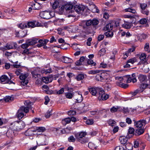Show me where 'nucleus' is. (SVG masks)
<instances>
[{
  "instance_id": "obj_34",
  "label": "nucleus",
  "mask_w": 150,
  "mask_h": 150,
  "mask_svg": "<svg viewBox=\"0 0 150 150\" xmlns=\"http://www.w3.org/2000/svg\"><path fill=\"white\" fill-rule=\"evenodd\" d=\"M13 130H9L6 133V135L8 137H12L14 135V132L13 131Z\"/></svg>"
},
{
  "instance_id": "obj_23",
  "label": "nucleus",
  "mask_w": 150,
  "mask_h": 150,
  "mask_svg": "<svg viewBox=\"0 0 150 150\" xmlns=\"http://www.w3.org/2000/svg\"><path fill=\"white\" fill-rule=\"evenodd\" d=\"M24 116L23 112L20 109L17 113V116L19 119H21Z\"/></svg>"
},
{
  "instance_id": "obj_41",
  "label": "nucleus",
  "mask_w": 150,
  "mask_h": 150,
  "mask_svg": "<svg viewBox=\"0 0 150 150\" xmlns=\"http://www.w3.org/2000/svg\"><path fill=\"white\" fill-rule=\"evenodd\" d=\"M125 11L126 12H130L133 13H135L137 12L135 10L130 8L125 9Z\"/></svg>"
},
{
  "instance_id": "obj_50",
  "label": "nucleus",
  "mask_w": 150,
  "mask_h": 150,
  "mask_svg": "<svg viewBox=\"0 0 150 150\" xmlns=\"http://www.w3.org/2000/svg\"><path fill=\"white\" fill-rule=\"evenodd\" d=\"M59 5V3L57 1H55L52 5V8L54 9H55L58 7Z\"/></svg>"
},
{
  "instance_id": "obj_13",
  "label": "nucleus",
  "mask_w": 150,
  "mask_h": 150,
  "mask_svg": "<svg viewBox=\"0 0 150 150\" xmlns=\"http://www.w3.org/2000/svg\"><path fill=\"white\" fill-rule=\"evenodd\" d=\"M105 91L104 90L100 88L99 91L97 94V96L99 100H102L103 95L104 94Z\"/></svg>"
},
{
  "instance_id": "obj_63",
  "label": "nucleus",
  "mask_w": 150,
  "mask_h": 150,
  "mask_svg": "<svg viewBox=\"0 0 150 150\" xmlns=\"http://www.w3.org/2000/svg\"><path fill=\"white\" fill-rule=\"evenodd\" d=\"M104 38V36L103 35H100L98 36V40L99 41H100L101 40H103Z\"/></svg>"
},
{
  "instance_id": "obj_59",
  "label": "nucleus",
  "mask_w": 150,
  "mask_h": 150,
  "mask_svg": "<svg viewBox=\"0 0 150 150\" xmlns=\"http://www.w3.org/2000/svg\"><path fill=\"white\" fill-rule=\"evenodd\" d=\"M86 25L87 26H89L92 25L91 20L90 19L85 21Z\"/></svg>"
},
{
  "instance_id": "obj_60",
  "label": "nucleus",
  "mask_w": 150,
  "mask_h": 150,
  "mask_svg": "<svg viewBox=\"0 0 150 150\" xmlns=\"http://www.w3.org/2000/svg\"><path fill=\"white\" fill-rule=\"evenodd\" d=\"M108 98H109V96L108 95L105 94V92L104 94L103 95V96L102 97V100H107V99H108Z\"/></svg>"
},
{
  "instance_id": "obj_26",
  "label": "nucleus",
  "mask_w": 150,
  "mask_h": 150,
  "mask_svg": "<svg viewBox=\"0 0 150 150\" xmlns=\"http://www.w3.org/2000/svg\"><path fill=\"white\" fill-rule=\"evenodd\" d=\"M144 132V129L142 128H139L136 129V135H140L143 133Z\"/></svg>"
},
{
  "instance_id": "obj_37",
  "label": "nucleus",
  "mask_w": 150,
  "mask_h": 150,
  "mask_svg": "<svg viewBox=\"0 0 150 150\" xmlns=\"http://www.w3.org/2000/svg\"><path fill=\"white\" fill-rule=\"evenodd\" d=\"M86 63L88 65H91L92 66H95L96 64L93 62V61L91 59H88L87 60Z\"/></svg>"
},
{
  "instance_id": "obj_56",
  "label": "nucleus",
  "mask_w": 150,
  "mask_h": 150,
  "mask_svg": "<svg viewBox=\"0 0 150 150\" xmlns=\"http://www.w3.org/2000/svg\"><path fill=\"white\" fill-rule=\"evenodd\" d=\"M75 140V139L72 135L70 136L68 138V140L70 142H74Z\"/></svg>"
},
{
  "instance_id": "obj_19",
  "label": "nucleus",
  "mask_w": 150,
  "mask_h": 150,
  "mask_svg": "<svg viewBox=\"0 0 150 150\" xmlns=\"http://www.w3.org/2000/svg\"><path fill=\"white\" fill-rule=\"evenodd\" d=\"M61 60L63 62L66 63H70L72 61V59L70 58L65 56L62 57Z\"/></svg>"
},
{
  "instance_id": "obj_53",
  "label": "nucleus",
  "mask_w": 150,
  "mask_h": 150,
  "mask_svg": "<svg viewBox=\"0 0 150 150\" xmlns=\"http://www.w3.org/2000/svg\"><path fill=\"white\" fill-rule=\"evenodd\" d=\"M86 123L88 125H92L93 124L94 122L92 119H88L86 121Z\"/></svg>"
},
{
  "instance_id": "obj_18",
  "label": "nucleus",
  "mask_w": 150,
  "mask_h": 150,
  "mask_svg": "<svg viewBox=\"0 0 150 150\" xmlns=\"http://www.w3.org/2000/svg\"><path fill=\"white\" fill-rule=\"evenodd\" d=\"M37 144L39 145H46V144L45 142V137L41 138L38 140L37 142Z\"/></svg>"
},
{
  "instance_id": "obj_20",
  "label": "nucleus",
  "mask_w": 150,
  "mask_h": 150,
  "mask_svg": "<svg viewBox=\"0 0 150 150\" xmlns=\"http://www.w3.org/2000/svg\"><path fill=\"white\" fill-rule=\"evenodd\" d=\"M86 135V133L85 132H82L79 133H77L75 134V136L78 139H79L85 136Z\"/></svg>"
},
{
  "instance_id": "obj_38",
  "label": "nucleus",
  "mask_w": 150,
  "mask_h": 150,
  "mask_svg": "<svg viewBox=\"0 0 150 150\" xmlns=\"http://www.w3.org/2000/svg\"><path fill=\"white\" fill-rule=\"evenodd\" d=\"M74 28V27L72 26H66L64 27V29L67 30L69 32H72L73 31L72 29Z\"/></svg>"
},
{
  "instance_id": "obj_15",
  "label": "nucleus",
  "mask_w": 150,
  "mask_h": 150,
  "mask_svg": "<svg viewBox=\"0 0 150 150\" xmlns=\"http://www.w3.org/2000/svg\"><path fill=\"white\" fill-rule=\"evenodd\" d=\"M38 39L36 38H33L31 40H29L26 42L28 46L33 45L37 43Z\"/></svg>"
},
{
  "instance_id": "obj_64",
  "label": "nucleus",
  "mask_w": 150,
  "mask_h": 150,
  "mask_svg": "<svg viewBox=\"0 0 150 150\" xmlns=\"http://www.w3.org/2000/svg\"><path fill=\"white\" fill-rule=\"evenodd\" d=\"M125 148L122 146H116L115 150H125Z\"/></svg>"
},
{
  "instance_id": "obj_48",
  "label": "nucleus",
  "mask_w": 150,
  "mask_h": 150,
  "mask_svg": "<svg viewBox=\"0 0 150 150\" xmlns=\"http://www.w3.org/2000/svg\"><path fill=\"white\" fill-rule=\"evenodd\" d=\"M18 26L19 28L22 29H23L27 27V24L25 23H21Z\"/></svg>"
},
{
  "instance_id": "obj_40",
  "label": "nucleus",
  "mask_w": 150,
  "mask_h": 150,
  "mask_svg": "<svg viewBox=\"0 0 150 150\" xmlns=\"http://www.w3.org/2000/svg\"><path fill=\"white\" fill-rule=\"evenodd\" d=\"M84 78V75L82 74H78L76 77V79L77 81H80L83 79Z\"/></svg>"
},
{
  "instance_id": "obj_22",
  "label": "nucleus",
  "mask_w": 150,
  "mask_h": 150,
  "mask_svg": "<svg viewBox=\"0 0 150 150\" xmlns=\"http://www.w3.org/2000/svg\"><path fill=\"white\" fill-rule=\"evenodd\" d=\"M119 140L121 143L123 144H126L127 141V138L123 136L120 137L119 138Z\"/></svg>"
},
{
  "instance_id": "obj_7",
  "label": "nucleus",
  "mask_w": 150,
  "mask_h": 150,
  "mask_svg": "<svg viewBox=\"0 0 150 150\" xmlns=\"http://www.w3.org/2000/svg\"><path fill=\"white\" fill-rule=\"evenodd\" d=\"M85 8V7L82 5H76L74 6V9L75 11L78 13H80L81 11L83 12Z\"/></svg>"
},
{
  "instance_id": "obj_43",
  "label": "nucleus",
  "mask_w": 150,
  "mask_h": 150,
  "mask_svg": "<svg viewBox=\"0 0 150 150\" xmlns=\"http://www.w3.org/2000/svg\"><path fill=\"white\" fill-rule=\"evenodd\" d=\"M101 71L100 70H91L88 71V73L90 74H94L100 73Z\"/></svg>"
},
{
  "instance_id": "obj_28",
  "label": "nucleus",
  "mask_w": 150,
  "mask_h": 150,
  "mask_svg": "<svg viewBox=\"0 0 150 150\" xmlns=\"http://www.w3.org/2000/svg\"><path fill=\"white\" fill-rule=\"evenodd\" d=\"M113 28V25L111 23L107 24L104 28L105 30H111Z\"/></svg>"
},
{
  "instance_id": "obj_4",
  "label": "nucleus",
  "mask_w": 150,
  "mask_h": 150,
  "mask_svg": "<svg viewBox=\"0 0 150 150\" xmlns=\"http://www.w3.org/2000/svg\"><path fill=\"white\" fill-rule=\"evenodd\" d=\"M29 75L28 74H22L19 76L20 79L22 80L21 82V85L25 86L28 83V81L26 79Z\"/></svg>"
},
{
  "instance_id": "obj_61",
  "label": "nucleus",
  "mask_w": 150,
  "mask_h": 150,
  "mask_svg": "<svg viewBox=\"0 0 150 150\" xmlns=\"http://www.w3.org/2000/svg\"><path fill=\"white\" fill-rule=\"evenodd\" d=\"M30 53V52H29V50L27 49H25L22 53V54H28Z\"/></svg>"
},
{
  "instance_id": "obj_57",
  "label": "nucleus",
  "mask_w": 150,
  "mask_h": 150,
  "mask_svg": "<svg viewBox=\"0 0 150 150\" xmlns=\"http://www.w3.org/2000/svg\"><path fill=\"white\" fill-rule=\"evenodd\" d=\"M62 121L63 123L65 122V124H67L70 122H71V120L69 118H67L62 120Z\"/></svg>"
},
{
  "instance_id": "obj_35",
  "label": "nucleus",
  "mask_w": 150,
  "mask_h": 150,
  "mask_svg": "<svg viewBox=\"0 0 150 150\" xmlns=\"http://www.w3.org/2000/svg\"><path fill=\"white\" fill-rule=\"evenodd\" d=\"M64 7L65 8V10H69L73 8V6L71 4H67L64 5Z\"/></svg>"
},
{
  "instance_id": "obj_42",
  "label": "nucleus",
  "mask_w": 150,
  "mask_h": 150,
  "mask_svg": "<svg viewBox=\"0 0 150 150\" xmlns=\"http://www.w3.org/2000/svg\"><path fill=\"white\" fill-rule=\"evenodd\" d=\"M92 25L94 26L98 25L99 23V21L97 19L93 18L91 20Z\"/></svg>"
},
{
  "instance_id": "obj_21",
  "label": "nucleus",
  "mask_w": 150,
  "mask_h": 150,
  "mask_svg": "<svg viewBox=\"0 0 150 150\" xmlns=\"http://www.w3.org/2000/svg\"><path fill=\"white\" fill-rule=\"evenodd\" d=\"M85 60V58L83 56L81 57L79 60L77 61L75 63V64L77 66H80L82 65L83 62Z\"/></svg>"
},
{
  "instance_id": "obj_6",
  "label": "nucleus",
  "mask_w": 150,
  "mask_h": 150,
  "mask_svg": "<svg viewBox=\"0 0 150 150\" xmlns=\"http://www.w3.org/2000/svg\"><path fill=\"white\" fill-rule=\"evenodd\" d=\"M99 89L98 87H91L88 88V89L92 95L96 96Z\"/></svg>"
},
{
  "instance_id": "obj_32",
  "label": "nucleus",
  "mask_w": 150,
  "mask_h": 150,
  "mask_svg": "<svg viewBox=\"0 0 150 150\" xmlns=\"http://www.w3.org/2000/svg\"><path fill=\"white\" fill-rule=\"evenodd\" d=\"M125 150H131L132 147V145L129 143H127L125 145Z\"/></svg>"
},
{
  "instance_id": "obj_14",
  "label": "nucleus",
  "mask_w": 150,
  "mask_h": 150,
  "mask_svg": "<svg viewBox=\"0 0 150 150\" xmlns=\"http://www.w3.org/2000/svg\"><path fill=\"white\" fill-rule=\"evenodd\" d=\"M138 79L140 82H143L147 81V77L146 75L140 74L138 76Z\"/></svg>"
},
{
  "instance_id": "obj_39",
  "label": "nucleus",
  "mask_w": 150,
  "mask_h": 150,
  "mask_svg": "<svg viewBox=\"0 0 150 150\" xmlns=\"http://www.w3.org/2000/svg\"><path fill=\"white\" fill-rule=\"evenodd\" d=\"M120 107L118 106L116 107L113 106L110 109V111L112 113H114L117 111V110L120 108Z\"/></svg>"
},
{
  "instance_id": "obj_62",
  "label": "nucleus",
  "mask_w": 150,
  "mask_h": 150,
  "mask_svg": "<svg viewBox=\"0 0 150 150\" xmlns=\"http://www.w3.org/2000/svg\"><path fill=\"white\" fill-rule=\"evenodd\" d=\"M45 101L44 102V104L45 105H47L48 104V103L49 102L50 100V99L47 96H46L45 97Z\"/></svg>"
},
{
  "instance_id": "obj_52",
  "label": "nucleus",
  "mask_w": 150,
  "mask_h": 150,
  "mask_svg": "<svg viewBox=\"0 0 150 150\" xmlns=\"http://www.w3.org/2000/svg\"><path fill=\"white\" fill-rule=\"evenodd\" d=\"M65 96L66 97L69 99H71L73 96V94L71 93L68 92L65 93Z\"/></svg>"
},
{
  "instance_id": "obj_33",
  "label": "nucleus",
  "mask_w": 150,
  "mask_h": 150,
  "mask_svg": "<svg viewBox=\"0 0 150 150\" xmlns=\"http://www.w3.org/2000/svg\"><path fill=\"white\" fill-rule=\"evenodd\" d=\"M27 24V27L28 26L29 28L31 27V28H33L35 27V23L34 22V21L29 22Z\"/></svg>"
},
{
  "instance_id": "obj_25",
  "label": "nucleus",
  "mask_w": 150,
  "mask_h": 150,
  "mask_svg": "<svg viewBox=\"0 0 150 150\" xmlns=\"http://www.w3.org/2000/svg\"><path fill=\"white\" fill-rule=\"evenodd\" d=\"M63 22V19H58L55 20L54 23L55 25L59 26L62 25Z\"/></svg>"
},
{
  "instance_id": "obj_1",
  "label": "nucleus",
  "mask_w": 150,
  "mask_h": 150,
  "mask_svg": "<svg viewBox=\"0 0 150 150\" xmlns=\"http://www.w3.org/2000/svg\"><path fill=\"white\" fill-rule=\"evenodd\" d=\"M117 79H118V82L117 83V85L119 86L124 88H127L128 85L125 84L126 82L129 83L130 82V79L129 76L127 75L123 77H117Z\"/></svg>"
},
{
  "instance_id": "obj_30",
  "label": "nucleus",
  "mask_w": 150,
  "mask_h": 150,
  "mask_svg": "<svg viewBox=\"0 0 150 150\" xmlns=\"http://www.w3.org/2000/svg\"><path fill=\"white\" fill-rule=\"evenodd\" d=\"M32 131V128L28 129L27 130L25 133V134L26 136H32L34 134V133H33Z\"/></svg>"
},
{
  "instance_id": "obj_47",
  "label": "nucleus",
  "mask_w": 150,
  "mask_h": 150,
  "mask_svg": "<svg viewBox=\"0 0 150 150\" xmlns=\"http://www.w3.org/2000/svg\"><path fill=\"white\" fill-rule=\"evenodd\" d=\"M144 50L145 51L149 52H150L149 44V43H146L144 46Z\"/></svg>"
},
{
  "instance_id": "obj_11",
  "label": "nucleus",
  "mask_w": 150,
  "mask_h": 150,
  "mask_svg": "<svg viewBox=\"0 0 150 150\" xmlns=\"http://www.w3.org/2000/svg\"><path fill=\"white\" fill-rule=\"evenodd\" d=\"M146 55L144 53H142L139 57L140 64H145L147 63L146 59Z\"/></svg>"
},
{
  "instance_id": "obj_58",
  "label": "nucleus",
  "mask_w": 150,
  "mask_h": 150,
  "mask_svg": "<svg viewBox=\"0 0 150 150\" xmlns=\"http://www.w3.org/2000/svg\"><path fill=\"white\" fill-rule=\"evenodd\" d=\"M64 92V89L63 88H62L59 90L56 91V93L57 94H61L63 93Z\"/></svg>"
},
{
  "instance_id": "obj_27",
  "label": "nucleus",
  "mask_w": 150,
  "mask_h": 150,
  "mask_svg": "<svg viewBox=\"0 0 150 150\" xmlns=\"http://www.w3.org/2000/svg\"><path fill=\"white\" fill-rule=\"evenodd\" d=\"M146 88H150V86L147 84L143 83L141 85L140 88L142 89V90L141 92H142L143 91L144 89Z\"/></svg>"
},
{
  "instance_id": "obj_17",
  "label": "nucleus",
  "mask_w": 150,
  "mask_h": 150,
  "mask_svg": "<svg viewBox=\"0 0 150 150\" xmlns=\"http://www.w3.org/2000/svg\"><path fill=\"white\" fill-rule=\"evenodd\" d=\"M90 10L93 13H99V10L98 8L94 4H91L89 7Z\"/></svg>"
},
{
  "instance_id": "obj_46",
  "label": "nucleus",
  "mask_w": 150,
  "mask_h": 150,
  "mask_svg": "<svg viewBox=\"0 0 150 150\" xmlns=\"http://www.w3.org/2000/svg\"><path fill=\"white\" fill-rule=\"evenodd\" d=\"M137 61V59L135 58H133L131 59H129L127 61V62L128 63H131L132 64H133L134 62Z\"/></svg>"
},
{
  "instance_id": "obj_49",
  "label": "nucleus",
  "mask_w": 150,
  "mask_h": 150,
  "mask_svg": "<svg viewBox=\"0 0 150 150\" xmlns=\"http://www.w3.org/2000/svg\"><path fill=\"white\" fill-rule=\"evenodd\" d=\"M147 22V19L145 18H143L141 19L139 21V23L142 24H146Z\"/></svg>"
},
{
  "instance_id": "obj_45",
  "label": "nucleus",
  "mask_w": 150,
  "mask_h": 150,
  "mask_svg": "<svg viewBox=\"0 0 150 150\" xmlns=\"http://www.w3.org/2000/svg\"><path fill=\"white\" fill-rule=\"evenodd\" d=\"M41 72L42 73H45L46 74L47 73H50L52 72L51 68H49L48 69H43L41 71Z\"/></svg>"
},
{
  "instance_id": "obj_31",
  "label": "nucleus",
  "mask_w": 150,
  "mask_h": 150,
  "mask_svg": "<svg viewBox=\"0 0 150 150\" xmlns=\"http://www.w3.org/2000/svg\"><path fill=\"white\" fill-rule=\"evenodd\" d=\"M32 6L34 10H38L40 8V4L38 3L33 4Z\"/></svg>"
},
{
  "instance_id": "obj_3",
  "label": "nucleus",
  "mask_w": 150,
  "mask_h": 150,
  "mask_svg": "<svg viewBox=\"0 0 150 150\" xmlns=\"http://www.w3.org/2000/svg\"><path fill=\"white\" fill-rule=\"evenodd\" d=\"M24 104L27 106L26 107L22 106L21 107L20 109L23 112L27 113L28 112L29 109H32L31 105H33V103L28 100L25 101Z\"/></svg>"
},
{
  "instance_id": "obj_54",
  "label": "nucleus",
  "mask_w": 150,
  "mask_h": 150,
  "mask_svg": "<svg viewBox=\"0 0 150 150\" xmlns=\"http://www.w3.org/2000/svg\"><path fill=\"white\" fill-rule=\"evenodd\" d=\"M108 31L105 33V35L107 37H112L113 35L112 32L110 30H107Z\"/></svg>"
},
{
  "instance_id": "obj_5",
  "label": "nucleus",
  "mask_w": 150,
  "mask_h": 150,
  "mask_svg": "<svg viewBox=\"0 0 150 150\" xmlns=\"http://www.w3.org/2000/svg\"><path fill=\"white\" fill-rule=\"evenodd\" d=\"M0 80L3 83H8L10 84L12 83L14 84L11 81H10L8 78L5 75L2 76L0 78Z\"/></svg>"
},
{
  "instance_id": "obj_29",
  "label": "nucleus",
  "mask_w": 150,
  "mask_h": 150,
  "mask_svg": "<svg viewBox=\"0 0 150 150\" xmlns=\"http://www.w3.org/2000/svg\"><path fill=\"white\" fill-rule=\"evenodd\" d=\"M140 120L141 121L143 126H144L147 123L150 121V118L147 117L146 118L145 120L142 119Z\"/></svg>"
},
{
  "instance_id": "obj_44",
  "label": "nucleus",
  "mask_w": 150,
  "mask_h": 150,
  "mask_svg": "<svg viewBox=\"0 0 150 150\" xmlns=\"http://www.w3.org/2000/svg\"><path fill=\"white\" fill-rule=\"evenodd\" d=\"M52 109H49L45 114V117L46 118H48L50 117V115L52 114Z\"/></svg>"
},
{
  "instance_id": "obj_24",
  "label": "nucleus",
  "mask_w": 150,
  "mask_h": 150,
  "mask_svg": "<svg viewBox=\"0 0 150 150\" xmlns=\"http://www.w3.org/2000/svg\"><path fill=\"white\" fill-rule=\"evenodd\" d=\"M103 73H101L100 74H98L96 76V79L98 81H102L104 78L103 77Z\"/></svg>"
},
{
  "instance_id": "obj_10",
  "label": "nucleus",
  "mask_w": 150,
  "mask_h": 150,
  "mask_svg": "<svg viewBox=\"0 0 150 150\" xmlns=\"http://www.w3.org/2000/svg\"><path fill=\"white\" fill-rule=\"evenodd\" d=\"M52 75H49L48 77H43L42 78V80L43 82L45 83H48L51 82L53 80Z\"/></svg>"
},
{
  "instance_id": "obj_51",
  "label": "nucleus",
  "mask_w": 150,
  "mask_h": 150,
  "mask_svg": "<svg viewBox=\"0 0 150 150\" xmlns=\"http://www.w3.org/2000/svg\"><path fill=\"white\" fill-rule=\"evenodd\" d=\"M108 122L109 125L111 126H114L116 123V122L114 120H109Z\"/></svg>"
},
{
  "instance_id": "obj_12",
  "label": "nucleus",
  "mask_w": 150,
  "mask_h": 150,
  "mask_svg": "<svg viewBox=\"0 0 150 150\" xmlns=\"http://www.w3.org/2000/svg\"><path fill=\"white\" fill-rule=\"evenodd\" d=\"M17 44L14 42L8 43L5 47L8 50H10L16 47Z\"/></svg>"
},
{
  "instance_id": "obj_8",
  "label": "nucleus",
  "mask_w": 150,
  "mask_h": 150,
  "mask_svg": "<svg viewBox=\"0 0 150 150\" xmlns=\"http://www.w3.org/2000/svg\"><path fill=\"white\" fill-rule=\"evenodd\" d=\"M75 97L77 102H81L83 100L82 94L80 92H76L75 95Z\"/></svg>"
},
{
  "instance_id": "obj_36",
  "label": "nucleus",
  "mask_w": 150,
  "mask_h": 150,
  "mask_svg": "<svg viewBox=\"0 0 150 150\" xmlns=\"http://www.w3.org/2000/svg\"><path fill=\"white\" fill-rule=\"evenodd\" d=\"M136 127L139 128H142L143 126L142 123L140 120L136 122L135 124Z\"/></svg>"
},
{
  "instance_id": "obj_9",
  "label": "nucleus",
  "mask_w": 150,
  "mask_h": 150,
  "mask_svg": "<svg viewBox=\"0 0 150 150\" xmlns=\"http://www.w3.org/2000/svg\"><path fill=\"white\" fill-rule=\"evenodd\" d=\"M40 15L41 18L45 19H49L50 17L49 15V12L46 11L41 12Z\"/></svg>"
},
{
  "instance_id": "obj_16",
  "label": "nucleus",
  "mask_w": 150,
  "mask_h": 150,
  "mask_svg": "<svg viewBox=\"0 0 150 150\" xmlns=\"http://www.w3.org/2000/svg\"><path fill=\"white\" fill-rule=\"evenodd\" d=\"M133 25L132 23L127 21H125L124 23L122 25V27L125 29H129Z\"/></svg>"
},
{
  "instance_id": "obj_2",
  "label": "nucleus",
  "mask_w": 150,
  "mask_h": 150,
  "mask_svg": "<svg viewBox=\"0 0 150 150\" xmlns=\"http://www.w3.org/2000/svg\"><path fill=\"white\" fill-rule=\"evenodd\" d=\"M24 123L21 121H16L12 123L10 128L13 131H19L25 127Z\"/></svg>"
},
{
  "instance_id": "obj_55",
  "label": "nucleus",
  "mask_w": 150,
  "mask_h": 150,
  "mask_svg": "<svg viewBox=\"0 0 150 150\" xmlns=\"http://www.w3.org/2000/svg\"><path fill=\"white\" fill-rule=\"evenodd\" d=\"M45 130V128L43 127H38L36 129L37 132H43Z\"/></svg>"
}]
</instances>
